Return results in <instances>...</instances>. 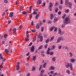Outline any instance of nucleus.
I'll use <instances>...</instances> for the list:
<instances>
[{
	"label": "nucleus",
	"instance_id": "nucleus-1",
	"mask_svg": "<svg viewBox=\"0 0 76 76\" xmlns=\"http://www.w3.org/2000/svg\"><path fill=\"white\" fill-rule=\"evenodd\" d=\"M65 4L67 6H69V8H71V7H72V3L71 2H69V1H68V0H65Z\"/></svg>",
	"mask_w": 76,
	"mask_h": 76
},
{
	"label": "nucleus",
	"instance_id": "nucleus-48",
	"mask_svg": "<svg viewBox=\"0 0 76 76\" xmlns=\"http://www.w3.org/2000/svg\"><path fill=\"white\" fill-rule=\"evenodd\" d=\"M47 54L48 55L50 54V51L47 50Z\"/></svg>",
	"mask_w": 76,
	"mask_h": 76
},
{
	"label": "nucleus",
	"instance_id": "nucleus-53",
	"mask_svg": "<svg viewBox=\"0 0 76 76\" xmlns=\"http://www.w3.org/2000/svg\"><path fill=\"white\" fill-rule=\"evenodd\" d=\"M65 49H66V50H69V48H67V46H65Z\"/></svg>",
	"mask_w": 76,
	"mask_h": 76
},
{
	"label": "nucleus",
	"instance_id": "nucleus-14",
	"mask_svg": "<svg viewBox=\"0 0 76 76\" xmlns=\"http://www.w3.org/2000/svg\"><path fill=\"white\" fill-rule=\"evenodd\" d=\"M55 69V67H54L53 66H51L50 67V70H54Z\"/></svg>",
	"mask_w": 76,
	"mask_h": 76
},
{
	"label": "nucleus",
	"instance_id": "nucleus-11",
	"mask_svg": "<svg viewBox=\"0 0 76 76\" xmlns=\"http://www.w3.org/2000/svg\"><path fill=\"white\" fill-rule=\"evenodd\" d=\"M16 32V28H14L13 29V34H15Z\"/></svg>",
	"mask_w": 76,
	"mask_h": 76
},
{
	"label": "nucleus",
	"instance_id": "nucleus-38",
	"mask_svg": "<svg viewBox=\"0 0 76 76\" xmlns=\"http://www.w3.org/2000/svg\"><path fill=\"white\" fill-rule=\"evenodd\" d=\"M46 63H44V64L43 65V67H44V68H45V65H46Z\"/></svg>",
	"mask_w": 76,
	"mask_h": 76
},
{
	"label": "nucleus",
	"instance_id": "nucleus-64",
	"mask_svg": "<svg viewBox=\"0 0 76 76\" xmlns=\"http://www.w3.org/2000/svg\"><path fill=\"white\" fill-rule=\"evenodd\" d=\"M34 25V21H32L31 23V25Z\"/></svg>",
	"mask_w": 76,
	"mask_h": 76
},
{
	"label": "nucleus",
	"instance_id": "nucleus-45",
	"mask_svg": "<svg viewBox=\"0 0 76 76\" xmlns=\"http://www.w3.org/2000/svg\"><path fill=\"white\" fill-rule=\"evenodd\" d=\"M45 71L44 69H42L41 71V73H44Z\"/></svg>",
	"mask_w": 76,
	"mask_h": 76
},
{
	"label": "nucleus",
	"instance_id": "nucleus-16",
	"mask_svg": "<svg viewBox=\"0 0 76 76\" xmlns=\"http://www.w3.org/2000/svg\"><path fill=\"white\" fill-rule=\"evenodd\" d=\"M42 48V45H41L38 48V50H41Z\"/></svg>",
	"mask_w": 76,
	"mask_h": 76
},
{
	"label": "nucleus",
	"instance_id": "nucleus-32",
	"mask_svg": "<svg viewBox=\"0 0 76 76\" xmlns=\"http://www.w3.org/2000/svg\"><path fill=\"white\" fill-rule=\"evenodd\" d=\"M65 12L66 13H69V9L67 10L66 11H65Z\"/></svg>",
	"mask_w": 76,
	"mask_h": 76
},
{
	"label": "nucleus",
	"instance_id": "nucleus-13",
	"mask_svg": "<svg viewBox=\"0 0 76 76\" xmlns=\"http://www.w3.org/2000/svg\"><path fill=\"white\" fill-rule=\"evenodd\" d=\"M69 54L70 57H73V53L72 52H69Z\"/></svg>",
	"mask_w": 76,
	"mask_h": 76
},
{
	"label": "nucleus",
	"instance_id": "nucleus-46",
	"mask_svg": "<svg viewBox=\"0 0 76 76\" xmlns=\"http://www.w3.org/2000/svg\"><path fill=\"white\" fill-rule=\"evenodd\" d=\"M25 41H29V39H27L26 37L25 38Z\"/></svg>",
	"mask_w": 76,
	"mask_h": 76
},
{
	"label": "nucleus",
	"instance_id": "nucleus-7",
	"mask_svg": "<svg viewBox=\"0 0 76 76\" xmlns=\"http://www.w3.org/2000/svg\"><path fill=\"white\" fill-rule=\"evenodd\" d=\"M59 34L60 35H62L64 34V32H61V30L60 29H59Z\"/></svg>",
	"mask_w": 76,
	"mask_h": 76
},
{
	"label": "nucleus",
	"instance_id": "nucleus-30",
	"mask_svg": "<svg viewBox=\"0 0 76 76\" xmlns=\"http://www.w3.org/2000/svg\"><path fill=\"white\" fill-rule=\"evenodd\" d=\"M54 27H53L51 28L50 29V31H53V29H54Z\"/></svg>",
	"mask_w": 76,
	"mask_h": 76
},
{
	"label": "nucleus",
	"instance_id": "nucleus-21",
	"mask_svg": "<svg viewBox=\"0 0 76 76\" xmlns=\"http://www.w3.org/2000/svg\"><path fill=\"white\" fill-rule=\"evenodd\" d=\"M52 60L53 61H56V57H54L52 58Z\"/></svg>",
	"mask_w": 76,
	"mask_h": 76
},
{
	"label": "nucleus",
	"instance_id": "nucleus-8",
	"mask_svg": "<svg viewBox=\"0 0 76 76\" xmlns=\"http://www.w3.org/2000/svg\"><path fill=\"white\" fill-rule=\"evenodd\" d=\"M70 61L72 63H74V62L76 61V60L74 58H72L70 59Z\"/></svg>",
	"mask_w": 76,
	"mask_h": 76
},
{
	"label": "nucleus",
	"instance_id": "nucleus-61",
	"mask_svg": "<svg viewBox=\"0 0 76 76\" xmlns=\"http://www.w3.org/2000/svg\"><path fill=\"white\" fill-rule=\"evenodd\" d=\"M12 31V28L11 27L10 28V30H8V31H9V32H10V31Z\"/></svg>",
	"mask_w": 76,
	"mask_h": 76
},
{
	"label": "nucleus",
	"instance_id": "nucleus-5",
	"mask_svg": "<svg viewBox=\"0 0 76 76\" xmlns=\"http://www.w3.org/2000/svg\"><path fill=\"white\" fill-rule=\"evenodd\" d=\"M53 6V3H50L49 4V10L50 11H51L52 10V7Z\"/></svg>",
	"mask_w": 76,
	"mask_h": 76
},
{
	"label": "nucleus",
	"instance_id": "nucleus-58",
	"mask_svg": "<svg viewBox=\"0 0 76 76\" xmlns=\"http://www.w3.org/2000/svg\"><path fill=\"white\" fill-rule=\"evenodd\" d=\"M26 76H30V74L29 73H28L26 75Z\"/></svg>",
	"mask_w": 76,
	"mask_h": 76
},
{
	"label": "nucleus",
	"instance_id": "nucleus-24",
	"mask_svg": "<svg viewBox=\"0 0 76 76\" xmlns=\"http://www.w3.org/2000/svg\"><path fill=\"white\" fill-rule=\"evenodd\" d=\"M58 20V19L57 18H55V19L53 20V22H57Z\"/></svg>",
	"mask_w": 76,
	"mask_h": 76
},
{
	"label": "nucleus",
	"instance_id": "nucleus-37",
	"mask_svg": "<svg viewBox=\"0 0 76 76\" xmlns=\"http://www.w3.org/2000/svg\"><path fill=\"white\" fill-rule=\"evenodd\" d=\"M58 9L57 8H56V10H55V12L56 13H57V12H58Z\"/></svg>",
	"mask_w": 76,
	"mask_h": 76
},
{
	"label": "nucleus",
	"instance_id": "nucleus-6",
	"mask_svg": "<svg viewBox=\"0 0 76 76\" xmlns=\"http://www.w3.org/2000/svg\"><path fill=\"white\" fill-rule=\"evenodd\" d=\"M40 38V41H42V40H43V37H42V36H41V35H39L38 36V38Z\"/></svg>",
	"mask_w": 76,
	"mask_h": 76
},
{
	"label": "nucleus",
	"instance_id": "nucleus-4",
	"mask_svg": "<svg viewBox=\"0 0 76 76\" xmlns=\"http://www.w3.org/2000/svg\"><path fill=\"white\" fill-rule=\"evenodd\" d=\"M64 38L63 37H59L57 40V43L59 42H60L61 41H63L64 40Z\"/></svg>",
	"mask_w": 76,
	"mask_h": 76
},
{
	"label": "nucleus",
	"instance_id": "nucleus-54",
	"mask_svg": "<svg viewBox=\"0 0 76 76\" xmlns=\"http://www.w3.org/2000/svg\"><path fill=\"white\" fill-rule=\"evenodd\" d=\"M41 31H42V32L43 31H44V27H42L41 28Z\"/></svg>",
	"mask_w": 76,
	"mask_h": 76
},
{
	"label": "nucleus",
	"instance_id": "nucleus-41",
	"mask_svg": "<svg viewBox=\"0 0 76 76\" xmlns=\"http://www.w3.org/2000/svg\"><path fill=\"white\" fill-rule=\"evenodd\" d=\"M19 29H20L22 28V25H20L19 27Z\"/></svg>",
	"mask_w": 76,
	"mask_h": 76
},
{
	"label": "nucleus",
	"instance_id": "nucleus-60",
	"mask_svg": "<svg viewBox=\"0 0 76 76\" xmlns=\"http://www.w3.org/2000/svg\"><path fill=\"white\" fill-rule=\"evenodd\" d=\"M39 16L38 15H37L36 17V19H38V16Z\"/></svg>",
	"mask_w": 76,
	"mask_h": 76
},
{
	"label": "nucleus",
	"instance_id": "nucleus-47",
	"mask_svg": "<svg viewBox=\"0 0 76 76\" xmlns=\"http://www.w3.org/2000/svg\"><path fill=\"white\" fill-rule=\"evenodd\" d=\"M42 66V65H40V66L39 68V70H41V68Z\"/></svg>",
	"mask_w": 76,
	"mask_h": 76
},
{
	"label": "nucleus",
	"instance_id": "nucleus-23",
	"mask_svg": "<svg viewBox=\"0 0 76 76\" xmlns=\"http://www.w3.org/2000/svg\"><path fill=\"white\" fill-rule=\"evenodd\" d=\"M36 40V36H34V38H33V42H34L35 41V40Z\"/></svg>",
	"mask_w": 76,
	"mask_h": 76
},
{
	"label": "nucleus",
	"instance_id": "nucleus-9",
	"mask_svg": "<svg viewBox=\"0 0 76 76\" xmlns=\"http://www.w3.org/2000/svg\"><path fill=\"white\" fill-rule=\"evenodd\" d=\"M42 3V0H38L37 1V3L38 4H41Z\"/></svg>",
	"mask_w": 76,
	"mask_h": 76
},
{
	"label": "nucleus",
	"instance_id": "nucleus-36",
	"mask_svg": "<svg viewBox=\"0 0 76 76\" xmlns=\"http://www.w3.org/2000/svg\"><path fill=\"white\" fill-rule=\"evenodd\" d=\"M54 31H57V27H54Z\"/></svg>",
	"mask_w": 76,
	"mask_h": 76
},
{
	"label": "nucleus",
	"instance_id": "nucleus-63",
	"mask_svg": "<svg viewBox=\"0 0 76 76\" xmlns=\"http://www.w3.org/2000/svg\"><path fill=\"white\" fill-rule=\"evenodd\" d=\"M29 55V52L28 53L26 54V56H28Z\"/></svg>",
	"mask_w": 76,
	"mask_h": 76
},
{
	"label": "nucleus",
	"instance_id": "nucleus-62",
	"mask_svg": "<svg viewBox=\"0 0 76 76\" xmlns=\"http://www.w3.org/2000/svg\"><path fill=\"white\" fill-rule=\"evenodd\" d=\"M65 26V25H62L61 26L62 28H64Z\"/></svg>",
	"mask_w": 76,
	"mask_h": 76
},
{
	"label": "nucleus",
	"instance_id": "nucleus-2",
	"mask_svg": "<svg viewBox=\"0 0 76 76\" xmlns=\"http://www.w3.org/2000/svg\"><path fill=\"white\" fill-rule=\"evenodd\" d=\"M70 23V18L69 17H67L65 18V20L64 21V23L65 24H68Z\"/></svg>",
	"mask_w": 76,
	"mask_h": 76
},
{
	"label": "nucleus",
	"instance_id": "nucleus-34",
	"mask_svg": "<svg viewBox=\"0 0 76 76\" xmlns=\"http://www.w3.org/2000/svg\"><path fill=\"white\" fill-rule=\"evenodd\" d=\"M59 3L57 2H55V5L56 6H58V5L59 4Z\"/></svg>",
	"mask_w": 76,
	"mask_h": 76
},
{
	"label": "nucleus",
	"instance_id": "nucleus-29",
	"mask_svg": "<svg viewBox=\"0 0 76 76\" xmlns=\"http://www.w3.org/2000/svg\"><path fill=\"white\" fill-rule=\"evenodd\" d=\"M50 41V39H48L45 41V42H46V43H48V41Z\"/></svg>",
	"mask_w": 76,
	"mask_h": 76
},
{
	"label": "nucleus",
	"instance_id": "nucleus-33",
	"mask_svg": "<svg viewBox=\"0 0 76 76\" xmlns=\"http://www.w3.org/2000/svg\"><path fill=\"white\" fill-rule=\"evenodd\" d=\"M66 72L67 73H68V74H70V71H69V70H66Z\"/></svg>",
	"mask_w": 76,
	"mask_h": 76
},
{
	"label": "nucleus",
	"instance_id": "nucleus-44",
	"mask_svg": "<svg viewBox=\"0 0 76 76\" xmlns=\"http://www.w3.org/2000/svg\"><path fill=\"white\" fill-rule=\"evenodd\" d=\"M57 75V72H56L53 74V76H56Z\"/></svg>",
	"mask_w": 76,
	"mask_h": 76
},
{
	"label": "nucleus",
	"instance_id": "nucleus-17",
	"mask_svg": "<svg viewBox=\"0 0 76 76\" xmlns=\"http://www.w3.org/2000/svg\"><path fill=\"white\" fill-rule=\"evenodd\" d=\"M27 12L25 11L22 12V14H23V15H27Z\"/></svg>",
	"mask_w": 76,
	"mask_h": 76
},
{
	"label": "nucleus",
	"instance_id": "nucleus-3",
	"mask_svg": "<svg viewBox=\"0 0 76 76\" xmlns=\"http://www.w3.org/2000/svg\"><path fill=\"white\" fill-rule=\"evenodd\" d=\"M66 68H69V67H70L71 70L73 69V65L72 63H68L67 65L66 66Z\"/></svg>",
	"mask_w": 76,
	"mask_h": 76
},
{
	"label": "nucleus",
	"instance_id": "nucleus-26",
	"mask_svg": "<svg viewBox=\"0 0 76 76\" xmlns=\"http://www.w3.org/2000/svg\"><path fill=\"white\" fill-rule=\"evenodd\" d=\"M0 58L2 60H3V56H2V55H1V54H0Z\"/></svg>",
	"mask_w": 76,
	"mask_h": 76
},
{
	"label": "nucleus",
	"instance_id": "nucleus-22",
	"mask_svg": "<svg viewBox=\"0 0 76 76\" xmlns=\"http://www.w3.org/2000/svg\"><path fill=\"white\" fill-rule=\"evenodd\" d=\"M33 60L34 61V60H35V59H36V56H34L33 57Z\"/></svg>",
	"mask_w": 76,
	"mask_h": 76
},
{
	"label": "nucleus",
	"instance_id": "nucleus-57",
	"mask_svg": "<svg viewBox=\"0 0 76 76\" xmlns=\"http://www.w3.org/2000/svg\"><path fill=\"white\" fill-rule=\"evenodd\" d=\"M32 6H31L30 7V11H31V9H32Z\"/></svg>",
	"mask_w": 76,
	"mask_h": 76
},
{
	"label": "nucleus",
	"instance_id": "nucleus-43",
	"mask_svg": "<svg viewBox=\"0 0 76 76\" xmlns=\"http://www.w3.org/2000/svg\"><path fill=\"white\" fill-rule=\"evenodd\" d=\"M45 6V2L43 3V4H42V7H44V6Z\"/></svg>",
	"mask_w": 76,
	"mask_h": 76
},
{
	"label": "nucleus",
	"instance_id": "nucleus-28",
	"mask_svg": "<svg viewBox=\"0 0 76 76\" xmlns=\"http://www.w3.org/2000/svg\"><path fill=\"white\" fill-rule=\"evenodd\" d=\"M53 14H51L50 15V19H53Z\"/></svg>",
	"mask_w": 76,
	"mask_h": 76
},
{
	"label": "nucleus",
	"instance_id": "nucleus-51",
	"mask_svg": "<svg viewBox=\"0 0 76 76\" xmlns=\"http://www.w3.org/2000/svg\"><path fill=\"white\" fill-rule=\"evenodd\" d=\"M59 8L60 10H61V9H62V6H59Z\"/></svg>",
	"mask_w": 76,
	"mask_h": 76
},
{
	"label": "nucleus",
	"instance_id": "nucleus-31",
	"mask_svg": "<svg viewBox=\"0 0 76 76\" xmlns=\"http://www.w3.org/2000/svg\"><path fill=\"white\" fill-rule=\"evenodd\" d=\"M31 32H33V33L36 32V30H31Z\"/></svg>",
	"mask_w": 76,
	"mask_h": 76
},
{
	"label": "nucleus",
	"instance_id": "nucleus-35",
	"mask_svg": "<svg viewBox=\"0 0 76 76\" xmlns=\"http://www.w3.org/2000/svg\"><path fill=\"white\" fill-rule=\"evenodd\" d=\"M4 2L5 3H8V1L7 0H4Z\"/></svg>",
	"mask_w": 76,
	"mask_h": 76
},
{
	"label": "nucleus",
	"instance_id": "nucleus-59",
	"mask_svg": "<svg viewBox=\"0 0 76 76\" xmlns=\"http://www.w3.org/2000/svg\"><path fill=\"white\" fill-rule=\"evenodd\" d=\"M7 34H5L4 36V38H6L7 37Z\"/></svg>",
	"mask_w": 76,
	"mask_h": 76
},
{
	"label": "nucleus",
	"instance_id": "nucleus-55",
	"mask_svg": "<svg viewBox=\"0 0 76 76\" xmlns=\"http://www.w3.org/2000/svg\"><path fill=\"white\" fill-rule=\"evenodd\" d=\"M32 42L30 43V44L28 45V46L29 47V46H31V45H32Z\"/></svg>",
	"mask_w": 76,
	"mask_h": 76
},
{
	"label": "nucleus",
	"instance_id": "nucleus-27",
	"mask_svg": "<svg viewBox=\"0 0 76 76\" xmlns=\"http://www.w3.org/2000/svg\"><path fill=\"white\" fill-rule=\"evenodd\" d=\"M19 69H20V67H19V66H17V70H19Z\"/></svg>",
	"mask_w": 76,
	"mask_h": 76
},
{
	"label": "nucleus",
	"instance_id": "nucleus-39",
	"mask_svg": "<svg viewBox=\"0 0 76 76\" xmlns=\"http://www.w3.org/2000/svg\"><path fill=\"white\" fill-rule=\"evenodd\" d=\"M51 23V21L49 20L48 22V23L50 24Z\"/></svg>",
	"mask_w": 76,
	"mask_h": 76
},
{
	"label": "nucleus",
	"instance_id": "nucleus-12",
	"mask_svg": "<svg viewBox=\"0 0 76 76\" xmlns=\"http://www.w3.org/2000/svg\"><path fill=\"white\" fill-rule=\"evenodd\" d=\"M36 29H38L39 28V25L38 23H37L36 26Z\"/></svg>",
	"mask_w": 76,
	"mask_h": 76
},
{
	"label": "nucleus",
	"instance_id": "nucleus-18",
	"mask_svg": "<svg viewBox=\"0 0 76 76\" xmlns=\"http://www.w3.org/2000/svg\"><path fill=\"white\" fill-rule=\"evenodd\" d=\"M5 51L6 52V54H8L9 53V50L7 49H5Z\"/></svg>",
	"mask_w": 76,
	"mask_h": 76
},
{
	"label": "nucleus",
	"instance_id": "nucleus-20",
	"mask_svg": "<svg viewBox=\"0 0 76 76\" xmlns=\"http://www.w3.org/2000/svg\"><path fill=\"white\" fill-rule=\"evenodd\" d=\"M54 37L53 36L51 37L50 40V41L51 42V41H53V40L54 39Z\"/></svg>",
	"mask_w": 76,
	"mask_h": 76
},
{
	"label": "nucleus",
	"instance_id": "nucleus-52",
	"mask_svg": "<svg viewBox=\"0 0 76 76\" xmlns=\"http://www.w3.org/2000/svg\"><path fill=\"white\" fill-rule=\"evenodd\" d=\"M63 3V0H61V2H60L61 4H62Z\"/></svg>",
	"mask_w": 76,
	"mask_h": 76
},
{
	"label": "nucleus",
	"instance_id": "nucleus-10",
	"mask_svg": "<svg viewBox=\"0 0 76 76\" xmlns=\"http://www.w3.org/2000/svg\"><path fill=\"white\" fill-rule=\"evenodd\" d=\"M34 48H35V47L34 46H32L31 48V52H34Z\"/></svg>",
	"mask_w": 76,
	"mask_h": 76
},
{
	"label": "nucleus",
	"instance_id": "nucleus-40",
	"mask_svg": "<svg viewBox=\"0 0 76 76\" xmlns=\"http://www.w3.org/2000/svg\"><path fill=\"white\" fill-rule=\"evenodd\" d=\"M61 14V11H59L58 12V14L59 15H60Z\"/></svg>",
	"mask_w": 76,
	"mask_h": 76
},
{
	"label": "nucleus",
	"instance_id": "nucleus-25",
	"mask_svg": "<svg viewBox=\"0 0 76 76\" xmlns=\"http://www.w3.org/2000/svg\"><path fill=\"white\" fill-rule=\"evenodd\" d=\"M35 70V67L34 66H33L32 67V71H34Z\"/></svg>",
	"mask_w": 76,
	"mask_h": 76
},
{
	"label": "nucleus",
	"instance_id": "nucleus-19",
	"mask_svg": "<svg viewBox=\"0 0 76 76\" xmlns=\"http://www.w3.org/2000/svg\"><path fill=\"white\" fill-rule=\"evenodd\" d=\"M55 48H56V46L53 45L52 46V47L51 48V50H54V49H55Z\"/></svg>",
	"mask_w": 76,
	"mask_h": 76
},
{
	"label": "nucleus",
	"instance_id": "nucleus-50",
	"mask_svg": "<svg viewBox=\"0 0 76 76\" xmlns=\"http://www.w3.org/2000/svg\"><path fill=\"white\" fill-rule=\"evenodd\" d=\"M57 75H58V76H64L63 75H61L60 73H58L57 74Z\"/></svg>",
	"mask_w": 76,
	"mask_h": 76
},
{
	"label": "nucleus",
	"instance_id": "nucleus-15",
	"mask_svg": "<svg viewBox=\"0 0 76 76\" xmlns=\"http://www.w3.org/2000/svg\"><path fill=\"white\" fill-rule=\"evenodd\" d=\"M13 12H11L9 16L11 18H12L13 16Z\"/></svg>",
	"mask_w": 76,
	"mask_h": 76
},
{
	"label": "nucleus",
	"instance_id": "nucleus-56",
	"mask_svg": "<svg viewBox=\"0 0 76 76\" xmlns=\"http://www.w3.org/2000/svg\"><path fill=\"white\" fill-rule=\"evenodd\" d=\"M65 16H66V14H64V15L62 16V19H64V18H65Z\"/></svg>",
	"mask_w": 76,
	"mask_h": 76
},
{
	"label": "nucleus",
	"instance_id": "nucleus-49",
	"mask_svg": "<svg viewBox=\"0 0 76 76\" xmlns=\"http://www.w3.org/2000/svg\"><path fill=\"white\" fill-rule=\"evenodd\" d=\"M50 72L51 74H52V75H53V74L54 73V72L53 71H50Z\"/></svg>",
	"mask_w": 76,
	"mask_h": 76
},
{
	"label": "nucleus",
	"instance_id": "nucleus-42",
	"mask_svg": "<svg viewBox=\"0 0 76 76\" xmlns=\"http://www.w3.org/2000/svg\"><path fill=\"white\" fill-rule=\"evenodd\" d=\"M53 54H54L53 52H51L49 53V54H50V55L51 56H52V55H53Z\"/></svg>",
	"mask_w": 76,
	"mask_h": 76
}]
</instances>
